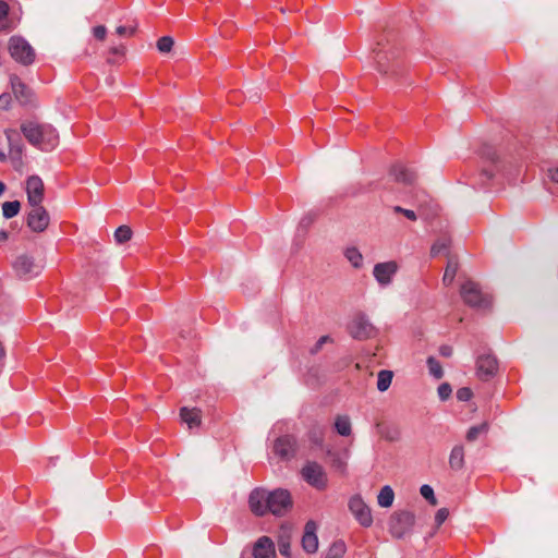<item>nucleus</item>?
I'll list each match as a JSON object with an SVG mask.
<instances>
[{
    "label": "nucleus",
    "instance_id": "nucleus-1",
    "mask_svg": "<svg viewBox=\"0 0 558 558\" xmlns=\"http://www.w3.org/2000/svg\"><path fill=\"white\" fill-rule=\"evenodd\" d=\"M251 511L258 517L267 513L283 515L292 507V498L287 489L268 492L264 488H255L248 498Z\"/></svg>",
    "mask_w": 558,
    "mask_h": 558
},
{
    "label": "nucleus",
    "instance_id": "nucleus-2",
    "mask_svg": "<svg viewBox=\"0 0 558 558\" xmlns=\"http://www.w3.org/2000/svg\"><path fill=\"white\" fill-rule=\"evenodd\" d=\"M21 131L25 138L41 150H52L59 142L57 131L49 124L33 121L23 122Z\"/></svg>",
    "mask_w": 558,
    "mask_h": 558
},
{
    "label": "nucleus",
    "instance_id": "nucleus-3",
    "mask_svg": "<svg viewBox=\"0 0 558 558\" xmlns=\"http://www.w3.org/2000/svg\"><path fill=\"white\" fill-rule=\"evenodd\" d=\"M8 50L11 58L23 65H31L35 61L36 52L34 48L21 36H12L9 39Z\"/></svg>",
    "mask_w": 558,
    "mask_h": 558
},
{
    "label": "nucleus",
    "instance_id": "nucleus-4",
    "mask_svg": "<svg viewBox=\"0 0 558 558\" xmlns=\"http://www.w3.org/2000/svg\"><path fill=\"white\" fill-rule=\"evenodd\" d=\"M415 522V517L410 511H400L391 515L389 521V531L396 538L403 537L411 531Z\"/></svg>",
    "mask_w": 558,
    "mask_h": 558
},
{
    "label": "nucleus",
    "instance_id": "nucleus-5",
    "mask_svg": "<svg viewBox=\"0 0 558 558\" xmlns=\"http://www.w3.org/2000/svg\"><path fill=\"white\" fill-rule=\"evenodd\" d=\"M460 293L464 303L469 306L486 307L490 304L488 298L482 293L478 284L472 280H468L461 286Z\"/></svg>",
    "mask_w": 558,
    "mask_h": 558
},
{
    "label": "nucleus",
    "instance_id": "nucleus-6",
    "mask_svg": "<svg viewBox=\"0 0 558 558\" xmlns=\"http://www.w3.org/2000/svg\"><path fill=\"white\" fill-rule=\"evenodd\" d=\"M302 476L311 486L317 489L327 487V474L317 462H307L302 469Z\"/></svg>",
    "mask_w": 558,
    "mask_h": 558
},
{
    "label": "nucleus",
    "instance_id": "nucleus-7",
    "mask_svg": "<svg viewBox=\"0 0 558 558\" xmlns=\"http://www.w3.org/2000/svg\"><path fill=\"white\" fill-rule=\"evenodd\" d=\"M32 207L27 216V226L34 232L45 231L50 221V217L45 207L40 205H29Z\"/></svg>",
    "mask_w": 558,
    "mask_h": 558
},
{
    "label": "nucleus",
    "instance_id": "nucleus-8",
    "mask_svg": "<svg viewBox=\"0 0 558 558\" xmlns=\"http://www.w3.org/2000/svg\"><path fill=\"white\" fill-rule=\"evenodd\" d=\"M349 508L361 525L365 527L372 525L373 517L371 513V509L360 496H354L350 499Z\"/></svg>",
    "mask_w": 558,
    "mask_h": 558
},
{
    "label": "nucleus",
    "instance_id": "nucleus-9",
    "mask_svg": "<svg viewBox=\"0 0 558 558\" xmlns=\"http://www.w3.org/2000/svg\"><path fill=\"white\" fill-rule=\"evenodd\" d=\"M498 371V362L492 354H483L476 361V375L482 380H489Z\"/></svg>",
    "mask_w": 558,
    "mask_h": 558
},
{
    "label": "nucleus",
    "instance_id": "nucleus-10",
    "mask_svg": "<svg viewBox=\"0 0 558 558\" xmlns=\"http://www.w3.org/2000/svg\"><path fill=\"white\" fill-rule=\"evenodd\" d=\"M350 333L355 339H367L375 335L374 326L368 322L364 315L356 316L350 327Z\"/></svg>",
    "mask_w": 558,
    "mask_h": 558
},
{
    "label": "nucleus",
    "instance_id": "nucleus-11",
    "mask_svg": "<svg viewBox=\"0 0 558 558\" xmlns=\"http://www.w3.org/2000/svg\"><path fill=\"white\" fill-rule=\"evenodd\" d=\"M13 268L16 275L23 278L36 276L41 270V266L36 264L34 258L27 255L19 256L13 264Z\"/></svg>",
    "mask_w": 558,
    "mask_h": 558
},
{
    "label": "nucleus",
    "instance_id": "nucleus-12",
    "mask_svg": "<svg viewBox=\"0 0 558 558\" xmlns=\"http://www.w3.org/2000/svg\"><path fill=\"white\" fill-rule=\"evenodd\" d=\"M45 186L43 180L33 175L26 181V194L29 205H40L44 201Z\"/></svg>",
    "mask_w": 558,
    "mask_h": 558
},
{
    "label": "nucleus",
    "instance_id": "nucleus-13",
    "mask_svg": "<svg viewBox=\"0 0 558 558\" xmlns=\"http://www.w3.org/2000/svg\"><path fill=\"white\" fill-rule=\"evenodd\" d=\"M398 270L396 262L378 263L374 266L373 275L380 286H388Z\"/></svg>",
    "mask_w": 558,
    "mask_h": 558
},
{
    "label": "nucleus",
    "instance_id": "nucleus-14",
    "mask_svg": "<svg viewBox=\"0 0 558 558\" xmlns=\"http://www.w3.org/2000/svg\"><path fill=\"white\" fill-rule=\"evenodd\" d=\"M296 450V439L293 436L286 435L276 439L274 451L282 459H290Z\"/></svg>",
    "mask_w": 558,
    "mask_h": 558
},
{
    "label": "nucleus",
    "instance_id": "nucleus-15",
    "mask_svg": "<svg viewBox=\"0 0 558 558\" xmlns=\"http://www.w3.org/2000/svg\"><path fill=\"white\" fill-rule=\"evenodd\" d=\"M316 530L317 525L314 521L306 522L302 537V547L307 554H315L318 549Z\"/></svg>",
    "mask_w": 558,
    "mask_h": 558
},
{
    "label": "nucleus",
    "instance_id": "nucleus-16",
    "mask_svg": "<svg viewBox=\"0 0 558 558\" xmlns=\"http://www.w3.org/2000/svg\"><path fill=\"white\" fill-rule=\"evenodd\" d=\"M254 558H275L276 549L275 544L268 536L259 537L253 547Z\"/></svg>",
    "mask_w": 558,
    "mask_h": 558
},
{
    "label": "nucleus",
    "instance_id": "nucleus-17",
    "mask_svg": "<svg viewBox=\"0 0 558 558\" xmlns=\"http://www.w3.org/2000/svg\"><path fill=\"white\" fill-rule=\"evenodd\" d=\"M483 158L485 161L489 162L488 166H485L482 170V173L486 175L487 179L494 178L495 173L499 171V155L493 148H487L483 151Z\"/></svg>",
    "mask_w": 558,
    "mask_h": 558
},
{
    "label": "nucleus",
    "instance_id": "nucleus-18",
    "mask_svg": "<svg viewBox=\"0 0 558 558\" xmlns=\"http://www.w3.org/2000/svg\"><path fill=\"white\" fill-rule=\"evenodd\" d=\"M180 417L181 421L185 423L190 429L199 427L202 423V411L197 408L190 409L183 407L180 409Z\"/></svg>",
    "mask_w": 558,
    "mask_h": 558
},
{
    "label": "nucleus",
    "instance_id": "nucleus-19",
    "mask_svg": "<svg viewBox=\"0 0 558 558\" xmlns=\"http://www.w3.org/2000/svg\"><path fill=\"white\" fill-rule=\"evenodd\" d=\"M390 177H392L395 181L403 184H412L416 179L415 172L400 163L395 165L390 169Z\"/></svg>",
    "mask_w": 558,
    "mask_h": 558
},
{
    "label": "nucleus",
    "instance_id": "nucleus-20",
    "mask_svg": "<svg viewBox=\"0 0 558 558\" xmlns=\"http://www.w3.org/2000/svg\"><path fill=\"white\" fill-rule=\"evenodd\" d=\"M449 466L453 471H461L465 464V449L463 445H456L449 454Z\"/></svg>",
    "mask_w": 558,
    "mask_h": 558
},
{
    "label": "nucleus",
    "instance_id": "nucleus-21",
    "mask_svg": "<svg viewBox=\"0 0 558 558\" xmlns=\"http://www.w3.org/2000/svg\"><path fill=\"white\" fill-rule=\"evenodd\" d=\"M330 457V466L340 474H345L349 459V451L343 452H328Z\"/></svg>",
    "mask_w": 558,
    "mask_h": 558
},
{
    "label": "nucleus",
    "instance_id": "nucleus-22",
    "mask_svg": "<svg viewBox=\"0 0 558 558\" xmlns=\"http://www.w3.org/2000/svg\"><path fill=\"white\" fill-rule=\"evenodd\" d=\"M11 86L15 97L20 101L27 102L29 100L31 90L17 76L11 77Z\"/></svg>",
    "mask_w": 558,
    "mask_h": 558
},
{
    "label": "nucleus",
    "instance_id": "nucleus-23",
    "mask_svg": "<svg viewBox=\"0 0 558 558\" xmlns=\"http://www.w3.org/2000/svg\"><path fill=\"white\" fill-rule=\"evenodd\" d=\"M393 499H395V493H393L392 488L388 485L384 486L377 496L378 505L383 508L391 507L393 504Z\"/></svg>",
    "mask_w": 558,
    "mask_h": 558
},
{
    "label": "nucleus",
    "instance_id": "nucleus-24",
    "mask_svg": "<svg viewBox=\"0 0 558 558\" xmlns=\"http://www.w3.org/2000/svg\"><path fill=\"white\" fill-rule=\"evenodd\" d=\"M347 551V545L342 539L335 541L328 550L326 551L324 558H342Z\"/></svg>",
    "mask_w": 558,
    "mask_h": 558
},
{
    "label": "nucleus",
    "instance_id": "nucleus-25",
    "mask_svg": "<svg viewBox=\"0 0 558 558\" xmlns=\"http://www.w3.org/2000/svg\"><path fill=\"white\" fill-rule=\"evenodd\" d=\"M458 268H459V265H458V262L456 259L451 258V259L448 260V264H447V267L445 269L444 277H442V282H444L445 286L452 284V282L454 280V277L457 275Z\"/></svg>",
    "mask_w": 558,
    "mask_h": 558
},
{
    "label": "nucleus",
    "instance_id": "nucleus-26",
    "mask_svg": "<svg viewBox=\"0 0 558 558\" xmlns=\"http://www.w3.org/2000/svg\"><path fill=\"white\" fill-rule=\"evenodd\" d=\"M393 373L388 369H383L377 375V389L380 392L386 391L392 381Z\"/></svg>",
    "mask_w": 558,
    "mask_h": 558
},
{
    "label": "nucleus",
    "instance_id": "nucleus-27",
    "mask_svg": "<svg viewBox=\"0 0 558 558\" xmlns=\"http://www.w3.org/2000/svg\"><path fill=\"white\" fill-rule=\"evenodd\" d=\"M344 255L354 268L362 267L363 255L356 247H354V246L348 247L344 252Z\"/></svg>",
    "mask_w": 558,
    "mask_h": 558
},
{
    "label": "nucleus",
    "instance_id": "nucleus-28",
    "mask_svg": "<svg viewBox=\"0 0 558 558\" xmlns=\"http://www.w3.org/2000/svg\"><path fill=\"white\" fill-rule=\"evenodd\" d=\"M488 432V424L486 422H483L478 425L472 426L469 428L466 433V440L468 441H475L481 435L486 434Z\"/></svg>",
    "mask_w": 558,
    "mask_h": 558
},
{
    "label": "nucleus",
    "instance_id": "nucleus-29",
    "mask_svg": "<svg viewBox=\"0 0 558 558\" xmlns=\"http://www.w3.org/2000/svg\"><path fill=\"white\" fill-rule=\"evenodd\" d=\"M335 427L341 436H349L351 434V422L348 416H338Z\"/></svg>",
    "mask_w": 558,
    "mask_h": 558
},
{
    "label": "nucleus",
    "instance_id": "nucleus-30",
    "mask_svg": "<svg viewBox=\"0 0 558 558\" xmlns=\"http://www.w3.org/2000/svg\"><path fill=\"white\" fill-rule=\"evenodd\" d=\"M21 209V204L19 201L5 202L2 204V214L4 218L10 219L15 217Z\"/></svg>",
    "mask_w": 558,
    "mask_h": 558
},
{
    "label": "nucleus",
    "instance_id": "nucleus-31",
    "mask_svg": "<svg viewBox=\"0 0 558 558\" xmlns=\"http://www.w3.org/2000/svg\"><path fill=\"white\" fill-rule=\"evenodd\" d=\"M426 362L429 374L436 379H440L444 376V371L440 363L434 356H429Z\"/></svg>",
    "mask_w": 558,
    "mask_h": 558
},
{
    "label": "nucleus",
    "instance_id": "nucleus-32",
    "mask_svg": "<svg viewBox=\"0 0 558 558\" xmlns=\"http://www.w3.org/2000/svg\"><path fill=\"white\" fill-rule=\"evenodd\" d=\"M132 238V230L128 226H120L114 232V239L118 243H125Z\"/></svg>",
    "mask_w": 558,
    "mask_h": 558
},
{
    "label": "nucleus",
    "instance_id": "nucleus-33",
    "mask_svg": "<svg viewBox=\"0 0 558 558\" xmlns=\"http://www.w3.org/2000/svg\"><path fill=\"white\" fill-rule=\"evenodd\" d=\"M174 40L170 36H162L157 40V49L161 53H168L172 50Z\"/></svg>",
    "mask_w": 558,
    "mask_h": 558
},
{
    "label": "nucleus",
    "instance_id": "nucleus-34",
    "mask_svg": "<svg viewBox=\"0 0 558 558\" xmlns=\"http://www.w3.org/2000/svg\"><path fill=\"white\" fill-rule=\"evenodd\" d=\"M449 245H450V241H449V240H447V239H440V240H437V241L433 244V246H432V248H430V254H432L433 256H437V255H439L440 253L446 252V251L448 250Z\"/></svg>",
    "mask_w": 558,
    "mask_h": 558
},
{
    "label": "nucleus",
    "instance_id": "nucleus-35",
    "mask_svg": "<svg viewBox=\"0 0 558 558\" xmlns=\"http://www.w3.org/2000/svg\"><path fill=\"white\" fill-rule=\"evenodd\" d=\"M420 493L426 500L429 501L432 506L437 505V499L435 497L434 489L429 485L425 484L421 486Z\"/></svg>",
    "mask_w": 558,
    "mask_h": 558
},
{
    "label": "nucleus",
    "instance_id": "nucleus-36",
    "mask_svg": "<svg viewBox=\"0 0 558 558\" xmlns=\"http://www.w3.org/2000/svg\"><path fill=\"white\" fill-rule=\"evenodd\" d=\"M10 7L9 4L0 0V31L7 29V25L4 24V21L7 20L9 15Z\"/></svg>",
    "mask_w": 558,
    "mask_h": 558
},
{
    "label": "nucleus",
    "instance_id": "nucleus-37",
    "mask_svg": "<svg viewBox=\"0 0 558 558\" xmlns=\"http://www.w3.org/2000/svg\"><path fill=\"white\" fill-rule=\"evenodd\" d=\"M5 137L9 142L10 151L13 153V146L14 143H19L20 141V134L16 130L8 129L4 131Z\"/></svg>",
    "mask_w": 558,
    "mask_h": 558
},
{
    "label": "nucleus",
    "instance_id": "nucleus-38",
    "mask_svg": "<svg viewBox=\"0 0 558 558\" xmlns=\"http://www.w3.org/2000/svg\"><path fill=\"white\" fill-rule=\"evenodd\" d=\"M136 28H137L136 24L132 25V26H118L116 28V34L119 36L132 37V36H134Z\"/></svg>",
    "mask_w": 558,
    "mask_h": 558
},
{
    "label": "nucleus",
    "instance_id": "nucleus-39",
    "mask_svg": "<svg viewBox=\"0 0 558 558\" xmlns=\"http://www.w3.org/2000/svg\"><path fill=\"white\" fill-rule=\"evenodd\" d=\"M279 553L282 556L290 557L291 555V546L290 541L288 538H280L278 543Z\"/></svg>",
    "mask_w": 558,
    "mask_h": 558
},
{
    "label": "nucleus",
    "instance_id": "nucleus-40",
    "mask_svg": "<svg viewBox=\"0 0 558 558\" xmlns=\"http://www.w3.org/2000/svg\"><path fill=\"white\" fill-rule=\"evenodd\" d=\"M393 211L397 214L404 215L411 221H415L417 219L415 211H413L411 209L402 208L401 206H395Z\"/></svg>",
    "mask_w": 558,
    "mask_h": 558
},
{
    "label": "nucleus",
    "instance_id": "nucleus-41",
    "mask_svg": "<svg viewBox=\"0 0 558 558\" xmlns=\"http://www.w3.org/2000/svg\"><path fill=\"white\" fill-rule=\"evenodd\" d=\"M451 392V386L447 383H444L438 387V396L441 400H447L450 397Z\"/></svg>",
    "mask_w": 558,
    "mask_h": 558
},
{
    "label": "nucleus",
    "instance_id": "nucleus-42",
    "mask_svg": "<svg viewBox=\"0 0 558 558\" xmlns=\"http://www.w3.org/2000/svg\"><path fill=\"white\" fill-rule=\"evenodd\" d=\"M449 511L447 508H440L437 510L435 515V522L437 526H440L448 518Z\"/></svg>",
    "mask_w": 558,
    "mask_h": 558
},
{
    "label": "nucleus",
    "instance_id": "nucleus-43",
    "mask_svg": "<svg viewBox=\"0 0 558 558\" xmlns=\"http://www.w3.org/2000/svg\"><path fill=\"white\" fill-rule=\"evenodd\" d=\"M472 396H473V392L468 387L460 388L457 391V398L460 401H469L472 398Z\"/></svg>",
    "mask_w": 558,
    "mask_h": 558
},
{
    "label": "nucleus",
    "instance_id": "nucleus-44",
    "mask_svg": "<svg viewBox=\"0 0 558 558\" xmlns=\"http://www.w3.org/2000/svg\"><path fill=\"white\" fill-rule=\"evenodd\" d=\"M12 97L8 93L0 95V109L8 110L11 107Z\"/></svg>",
    "mask_w": 558,
    "mask_h": 558
},
{
    "label": "nucleus",
    "instance_id": "nucleus-45",
    "mask_svg": "<svg viewBox=\"0 0 558 558\" xmlns=\"http://www.w3.org/2000/svg\"><path fill=\"white\" fill-rule=\"evenodd\" d=\"M328 341H330L329 336H323V337H320V338L317 340V342L315 343V345L311 349V353H312V354H316L317 352H319V351H320V349L323 348V345H324L326 342H328Z\"/></svg>",
    "mask_w": 558,
    "mask_h": 558
},
{
    "label": "nucleus",
    "instance_id": "nucleus-46",
    "mask_svg": "<svg viewBox=\"0 0 558 558\" xmlns=\"http://www.w3.org/2000/svg\"><path fill=\"white\" fill-rule=\"evenodd\" d=\"M93 34L95 38L99 40H104L107 35V28L104 25H98L93 28Z\"/></svg>",
    "mask_w": 558,
    "mask_h": 558
},
{
    "label": "nucleus",
    "instance_id": "nucleus-47",
    "mask_svg": "<svg viewBox=\"0 0 558 558\" xmlns=\"http://www.w3.org/2000/svg\"><path fill=\"white\" fill-rule=\"evenodd\" d=\"M375 59H376V62H377L378 71L381 72V73H387L388 69L386 66V63L384 62L385 57L381 56L380 52H376Z\"/></svg>",
    "mask_w": 558,
    "mask_h": 558
},
{
    "label": "nucleus",
    "instance_id": "nucleus-48",
    "mask_svg": "<svg viewBox=\"0 0 558 558\" xmlns=\"http://www.w3.org/2000/svg\"><path fill=\"white\" fill-rule=\"evenodd\" d=\"M453 353V349L450 345L444 344L439 348V354L444 357H450Z\"/></svg>",
    "mask_w": 558,
    "mask_h": 558
},
{
    "label": "nucleus",
    "instance_id": "nucleus-49",
    "mask_svg": "<svg viewBox=\"0 0 558 558\" xmlns=\"http://www.w3.org/2000/svg\"><path fill=\"white\" fill-rule=\"evenodd\" d=\"M125 52V47L123 45H117L110 47V53L117 54V56H123Z\"/></svg>",
    "mask_w": 558,
    "mask_h": 558
},
{
    "label": "nucleus",
    "instance_id": "nucleus-50",
    "mask_svg": "<svg viewBox=\"0 0 558 558\" xmlns=\"http://www.w3.org/2000/svg\"><path fill=\"white\" fill-rule=\"evenodd\" d=\"M548 177L553 182L558 183V167L548 169Z\"/></svg>",
    "mask_w": 558,
    "mask_h": 558
},
{
    "label": "nucleus",
    "instance_id": "nucleus-51",
    "mask_svg": "<svg viewBox=\"0 0 558 558\" xmlns=\"http://www.w3.org/2000/svg\"><path fill=\"white\" fill-rule=\"evenodd\" d=\"M13 151H15L19 155L22 153V144H21V142L14 143Z\"/></svg>",
    "mask_w": 558,
    "mask_h": 558
},
{
    "label": "nucleus",
    "instance_id": "nucleus-52",
    "mask_svg": "<svg viewBox=\"0 0 558 558\" xmlns=\"http://www.w3.org/2000/svg\"><path fill=\"white\" fill-rule=\"evenodd\" d=\"M13 151H15L19 155L22 153V144H21V142L14 143Z\"/></svg>",
    "mask_w": 558,
    "mask_h": 558
},
{
    "label": "nucleus",
    "instance_id": "nucleus-53",
    "mask_svg": "<svg viewBox=\"0 0 558 558\" xmlns=\"http://www.w3.org/2000/svg\"><path fill=\"white\" fill-rule=\"evenodd\" d=\"M8 239V232L4 230H0V243L7 241Z\"/></svg>",
    "mask_w": 558,
    "mask_h": 558
},
{
    "label": "nucleus",
    "instance_id": "nucleus-54",
    "mask_svg": "<svg viewBox=\"0 0 558 558\" xmlns=\"http://www.w3.org/2000/svg\"><path fill=\"white\" fill-rule=\"evenodd\" d=\"M7 160V155L4 151L0 150V161H5Z\"/></svg>",
    "mask_w": 558,
    "mask_h": 558
},
{
    "label": "nucleus",
    "instance_id": "nucleus-55",
    "mask_svg": "<svg viewBox=\"0 0 558 558\" xmlns=\"http://www.w3.org/2000/svg\"><path fill=\"white\" fill-rule=\"evenodd\" d=\"M5 190V185L3 182L0 181V196L2 195V193L4 192Z\"/></svg>",
    "mask_w": 558,
    "mask_h": 558
}]
</instances>
